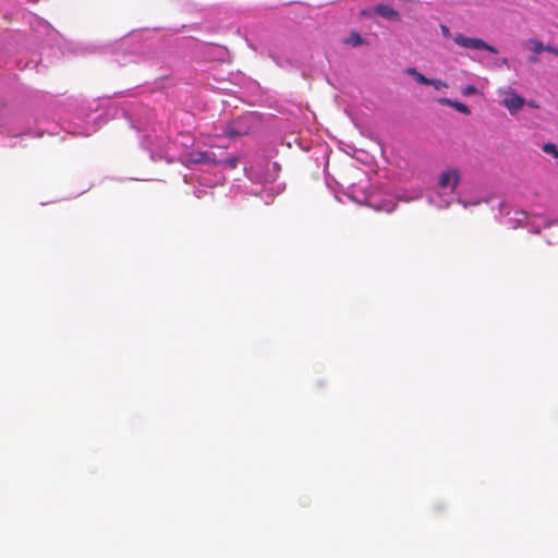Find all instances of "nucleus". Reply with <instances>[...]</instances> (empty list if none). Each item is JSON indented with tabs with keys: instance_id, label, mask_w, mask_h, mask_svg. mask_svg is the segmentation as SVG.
Returning <instances> with one entry per match:
<instances>
[{
	"instance_id": "1",
	"label": "nucleus",
	"mask_w": 558,
	"mask_h": 558,
	"mask_svg": "<svg viewBox=\"0 0 558 558\" xmlns=\"http://www.w3.org/2000/svg\"><path fill=\"white\" fill-rule=\"evenodd\" d=\"M256 123L253 114L239 117L226 124L223 135L230 138L245 136L252 132Z\"/></svg>"
},
{
	"instance_id": "19",
	"label": "nucleus",
	"mask_w": 558,
	"mask_h": 558,
	"mask_svg": "<svg viewBox=\"0 0 558 558\" xmlns=\"http://www.w3.org/2000/svg\"><path fill=\"white\" fill-rule=\"evenodd\" d=\"M501 63H502V64H506V63H507V59H506V58H504V59L501 60Z\"/></svg>"
},
{
	"instance_id": "13",
	"label": "nucleus",
	"mask_w": 558,
	"mask_h": 558,
	"mask_svg": "<svg viewBox=\"0 0 558 558\" xmlns=\"http://www.w3.org/2000/svg\"><path fill=\"white\" fill-rule=\"evenodd\" d=\"M221 162H223V163L228 165L230 168L234 169L238 165V159L234 157H231V158L225 159L223 161H218V163H221Z\"/></svg>"
},
{
	"instance_id": "14",
	"label": "nucleus",
	"mask_w": 558,
	"mask_h": 558,
	"mask_svg": "<svg viewBox=\"0 0 558 558\" xmlns=\"http://www.w3.org/2000/svg\"><path fill=\"white\" fill-rule=\"evenodd\" d=\"M476 93V88L473 85H468L462 89L464 96H471Z\"/></svg>"
},
{
	"instance_id": "16",
	"label": "nucleus",
	"mask_w": 558,
	"mask_h": 558,
	"mask_svg": "<svg viewBox=\"0 0 558 558\" xmlns=\"http://www.w3.org/2000/svg\"><path fill=\"white\" fill-rule=\"evenodd\" d=\"M544 51L553 53L554 46H551V45H544Z\"/></svg>"
},
{
	"instance_id": "3",
	"label": "nucleus",
	"mask_w": 558,
	"mask_h": 558,
	"mask_svg": "<svg viewBox=\"0 0 558 558\" xmlns=\"http://www.w3.org/2000/svg\"><path fill=\"white\" fill-rule=\"evenodd\" d=\"M460 182V171L458 168H449L442 171L438 179V185L442 190L449 189L451 192L456 190Z\"/></svg>"
},
{
	"instance_id": "12",
	"label": "nucleus",
	"mask_w": 558,
	"mask_h": 558,
	"mask_svg": "<svg viewBox=\"0 0 558 558\" xmlns=\"http://www.w3.org/2000/svg\"><path fill=\"white\" fill-rule=\"evenodd\" d=\"M428 85H433L436 89L446 88L448 86L446 82L438 78H429Z\"/></svg>"
},
{
	"instance_id": "5",
	"label": "nucleus",
	"mask_w": 558,
	"mask_h": 558,
	"mask_svg": "<svg viewBox=\"0 0 558 558\" xmlns=\"http://www.w3.org/2000/svg\"><path fill=\"white\" fill-rule=\"evenodd\" d=\"M374 11L376 14L380 15L381 17H385L387 20H395V21H398L400 20V14L397 10H395L392 7H390L389 4H377L375 8H374Z\"/></svg>"
},
{
	"instance_id": "4",
	"label": "nucleus",
	"mask_w": 558,
	"mask_h": 558,
	"mask_svg": "<svg viewBox=\"0 0 558 558\" xmlns=\"http://www.w3.org/2000/svg\"><path fill=\"white\" fill-rule=\"evenodd\" d=\"M501 104L510 111V113H515L523 108L525 99L513 90H510L506 94Z\"/></svg>"
},
{
	"instance_id": "17",
	"label": "nucleus",
	"mask_w": 558,
	"mask_h": 558,
	"mask_svg": "<svg viewBox=\"0 0 558 558\" xmlns=\"http://www.w3.org/2000/svg\"><path fill=\"white\" fill-rule=\"evenodd\" d=\"M529 62H530V63H533V64H534V63H537V62H538V58H537L536 56L530 57V58H529Z\"/></svg>"
},
{
	"instance_id": "9",
	"label": "nucleus",
	"mask_w": 558,
	"mask_h": 558,
	"mask_svg": "<svg viewBox=\"0 0 558 558\" xmlns=\"http://www.w3.org/2000/svg\"><path fill=\"white\" fill-rule=\"evenodd\" d=\"M405 73L413 76L414 80L422 85H428L429 78L425 77L422 73H420L415 68H408Z\"/></svg>"
},
{
	"instance_id": "11",
	"label": "nucleus",
	"mask_w": 558,
	"mask_h": 558,
	"mask_svg": "<svg viewBox=\"0 0 558 558\" xmlns=\"http://www.w3.org/2000/svg\"><path fill=\"white\" fill-rule=\"evenodd\" d=\"M543 151L546 154L553 155L555 158L558 159V149L555 144L553 143H546L543 145Z\"/></svg>"
},
{
	"instance_id": "10",
	"label": "nucleus",
	"mask_w": 558,
	"mask_h": 558,
	"mask_svg": "<svg viewBox=\"0 0 558 558\" xmlns=\"http://www.w3.org/2000/svg\"><path fill=\"white\" fill-rule=\"evenodd\" d=\"M364 43V39L357 32H352L349 39L345 40V44L352 45L354 47L360 46Z\"/></svg>"
},
{
	"instance_id": "8",
	"label": "nucleus",
	"mask_w": 558,
	"mask_h": 558,
	"mask_svg": "<svg viewBox=\"0 0 558 558\" xmlns=\"http://www.w3.org/2000/svg\"><path fill=\"white\" fill-rule=\"evenodd\" d=\"M525 47L530 49L533 53L539 54L544 52V44L536 39V38H530L525 41Z\"/></svg>"
},
{
	"instance_id": "15",
	"label": "nucleus",
	"mask_w": 558,
	"mask_h": 558,
	"mask_svg": "<svg viewBox=\"0 0 558 558\" xmlns=\"http://www.w3.org/2000/svg\"><path fill=\"white\" fill-rule=\"evenodd\" d=\"M440 29H441V34L445 36V37H450L451 36V32L449 29L448 26L446 25H440Z\"/></svg>"
},
{
	"instance_id": "6",
	"label": "nucleus",
	"mask_w": 558,
	"mask_h": 558,
	"mask_svg": "<svg viewBox=\"0 0 558 558\" xmlns=\"http://www.w3.org/2000/svg\"><path fill=\"white\" fill-rule=\"evenodd\" d=\"M214 154L209 151H195L191 153L189 156V161L193 163H215L218 161L213 157Z\"/></svg>"
},
{
	"instance_id": "18",
	"label": "nucleus",
	"mask_w": 558,
	"mask_h": 558,
	"mask_svg": "<svg viewBox=\"0 0 558 558\" xmlns=\"http://www.w3.org/2000/svg\"><path fill=\"white\" fill-rule=\"evenodd\" d=\"M553 54H554V56H558V47L554 46Z\"/></svg>"
},
{
	"instance_id": "7",
	"label": "nucleus",
	"mask_w": 558,
	"mask_h": 558,
	"mask_svg": "<svg viewBox=\"0 0 558 558\" xmlns=\"http://www.w3.org/2000/svg\"><path fill=\"white\" fill-rule=\"evenodd\" d=\"M439 102L442 104V105L452 107L457 111H459L461 113H464V114H470V112H471L470 108L465 104L457 101V100H451L449 98H440Z\"/></svg>"
},
{
	"instance_id": "2",
	"label": "nucleus",
	"mask_w": 558,
	"mask_h": 558,
	"mask_svg": "<svg viewBox=\"0 0 558 558\" xmlns=\"http://www.w3.org/2000/svg\"><path fill=\"white\" fill-rule=\"evenodd\" d=\"M453 41L463 48L472 49V50H487L492 53H497V49L494 46H490L486 41L481 38H473L464 36L463 34H457L453 38Z\"/></svg>"
}]
</instances>
